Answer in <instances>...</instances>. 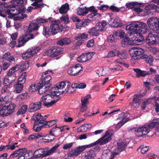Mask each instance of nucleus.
<instances>
[{"label":"nucleus","instance_id":"obj_1","mask_svg":"<svg viewBox=\"0 0 159 159\" xmlns=\"http://www.w3.org/2000/svg\"><path fill=\"white\" fill-rule=\"evenodd\" d=\"M112 134H111L110 131L107 130L102 137L93 143H92L89 145L80 146L76 148H73L70 149L67 152V156L69 157H76L80 155L87 148L91 147L98 144L100 145H104L112 139Z\"/></svg>","mask_w":159,"mask_h":159},{"label":"nucleus","instance_id":"obj_2","mask_svg":"<svg viewBox=\"0 0 159 159\" xmlns=\"http://www.w3.org/2000/svg\"><path fill=\"white\" fill-rule=\"evenodd\" d=\"M147 25L140 22H134L126 26V30L132 31L134 33L132 38L133 43L139 45L144 40V38L142 34H144L147 31ZM133 34L131 35L133 36Z\"/></svg>","mask_w":159,"mask_h":159},{"label":"nucleus","instance_id":"obj_3","mask_svg":"<svg viewBox=\"0 0 159 159\" xmlns=\"http://www.w3.org/2000/svg\"><path fill=\"white\" fill-rule=\"evenodd\" d=\"M51 94H47L43 95L41 98L40 101L43 102V105L49 107L52 106L55 102H57L61 98L58 93L54 91H51Z\"/></svg>","mask_w":159,"mask_h":159},{"label":"nucleus","instance_id":"obj_4","mask_svg":"<svg viewBox=\"0 0 159 159\" xmlns=\"http://www.w3.org/2000/svg\"><path fill=\"white\" fill-rule=\"evenodd\" d=\"M151 20L148 18L147 20V24L150 30L155 31L156 33L152 32L149 33L148 35L146 37L145 41L147 43L150 45H154L157 44L159 43V28H157V30L152 29L150 27V25H153L154 24L152 23H150Z\"/></svg>","mask_w":159,"mask_h":159},{"label":"nucleus","instance_id":"obj_5","mask_svg":"<svg viewBox=\"0 0 159 159\" xmlns=\"http://www.w3.org/2000/svg\"><path fill=\"white\" fill-rule=\"evenodd\" d=\"M52 77L50 75H47L42 77L41 80L39 82L38 86L39 93L40 94H43V92L45 93L48 90L52 83L51 81Z\"/></svg>","mask_w":159,"mask_h":159},{"label":"nucleus","instance_id":"obj_6","mask_svg":"<svg viewBox=\"0 0 159 159\" xmlns=\"http://www.w3.org/2000/svg\"><path fill=\"white\" fill-rule=\"evenodd\" d=\"M68 82V81H65L57 83L51 88V91H54L55 93H58L57 94H58L59 96H60V94H62L64 93V90H61L66 86Z\"/></svg>","mask_w":159,"mask_h":159},{"label":"nucleus","instance_id":"obj_7","mask_svg":"<svg viewBox=\"0 0 159 159\" xmlns=\"http://www.w3.org/2000/svg\"><path fill=\"white\" fill-rule=\"evenodd\" d=\"M29 62L28 61H26L25 64H23L21 66H20H20H16L12 67L11 69H10L8 72L7 75V76H10L11 77L13 76L14 78L16 77V74L14 73L16 71H18L19 69H21L22 70H24L27 69L29 66Z\"/></svg>","mask_w":159,"mask_h":159},{"label":"nucleus","instance_id":"obj_8","mask_svg":"<svg viewBox=\"0 0 159 159\" xmlns=\"http://www.w3.org/2000/svg\"><path fill=\"white\" fill-rule=\"evenodd\" d=\"M63 48L58 46H54L48 49L47 55L52 57H57L63 53Z\"/></svg>","mask_w":159,"mask_h":159},{"label":"nucleus","instance_id":"obj_9","mask_svg":"<svg viewBox=\"0 0 159 159\" xmlns=\"http://www.w3.org/2000/svg\"><path fill=\"white\" fill-rule=\"evenodd\" d=\"M130 52H132V57L134 59H142L143 55H144V50L140 48H134L131 49Z\"/></svg>","mask_w":159,"mask_h":159},{"label":"nucleus","instance_id":"obj_10","mask_svg":"<svg viewBox=\"0 0 159 159\" xmlns=\"http://www.w3.org/2000/svg\"><path fill=\"white\" fill-rule=\"evenodd\" d=\"M132 131L134 130L135 132L136 135L138 137L143 136L148 134L150 129L146 126H143L138 128H135L131 129Z\"/></svg>","mask_w":159,"mask_h":159},{"label":"nucleus","instance_id":"obj_11","mask_svg":"<svg viewBox=\"0 0 159 159\" xmlns=\"http://www.w3.org/2000/svg\"><path fill=\"white\" fill-rule=\"evenodd\" d=\"M34 34H26L22 35L18 39V47H21L23 46L24 44L30 39H32L34 38Z\"/></svg>","mask_w":159,"mask_h":159},{"label":"nucleus","instance_id":"obj_12","mask_svg":"<svg viewBox=\"0 0 159 159\" xmlns=\"http://www.w3.org/2000/svg\"><path fill=\"white\" fill-rule=\"evenodd\" d=\"M83 69L82 67L80 64H77L70 68L68 70V73L70 75L76 76L79 75Z\"/></svg>","mask_w":159,"mask_h":159},{"label":"nucleus","instance_id":"obj_13","mask_svg":"<svg viewBox=\"0 0 159 159\" xmlns=\"http://www.w3.org/2000/svg\"><path fill=\"white\" fill-rule=\"evenodd\" d=\"M52 24L50 25L51 32L52 35H54L57 34L58 32H61L64 31V28H63L62 25L60 27L59 25L56 22L52 21Z\"/></svg>","mask_w":159,"mask_h":159},{"label":"nucleus","instance_id":"obj_14","mask_svg":"<svg viewBox=\"0 0 159 159\" xmlns=\"http://www.w3.org/2000/svg\"><path fill=\"white\" fill-rule=\"evenodd\" d=\"M33 119L34 120V125H41L43 123L46 119L43 118L41 113H37L34 114L32 117Z\"/></svg>","mask_w":159,"mask_h":159},{"label":"nucleus","instance_id":"obj_15","mask_svg":"<svg viewBox=\"0 0 159 159\" xmlns=\"http://www.w3.org/2000/svg\"><path fill=\"white\" fill-rule=\"evenodd\" d=\"M41 101L31 103L29 106L28 111L29 112H33L40 109L41 107Z\"/></svg>","mask_w":159,"mask_h":159},{"label":"nucleus","instance_id":"obj_16","mask_svg":"<svg viewBox=\"0 0 159 159\" xmlns=\"http://www.w3.org/2000/svg\"><path fill=\"white\" fill-rule=\"evenodd\" d=\"M93 55L91 52H88L85 53H83L77 57V61L80 62H84L89 60L91 59Z\"/></svg>","mask_w":159,"mask_h":159},{"label":"nucleus","instance_id":"obj_17","mask_svg":"<svg viewBox=\"0 0 159 159\" xmlns=\"http://www.w3.org/2000/svg\"><path fill=\"white\" fill-rule=\"evenodd\" d=\"M39 26L37 23L31 22L29 24V26L27 30V33H30L32 32L35 31V35H36L39 33L37 32L39 28Z\"/></svg>","mask_w":159,"mask_h":159},{"label":"nucleus","instance_id":"obj_18","mask_svg":"<svg viewBox=\"0 0 159 159\" xmlns=\"http://www.w3.org/2000/svg\"><path fill=\"white\" fill-rule=\"evenodd\" d=\"M91 98L90 94H88L86 96L81 98L82 107L80 111L82 112L85 111L87 108V105L89 103L88 99Z\"/></svg>","mask_w":159,"mask_h":159},{"label":"nucleus","instance_id":"obj_19","mask_svg":"<svg viewBox=\"0 0 159 159\" xmlns=\"http://www.w3.org/2000/svg\"><path fill=\"white\" fill-rule=\"evenodd\" d=\"M4 7V11L5 14H10L11 12H14V9H13V6L11 4H7L6 2H2L1 4Z\"/></svg>","mask_w":159,"mask_h":159},{"label":"nucleus","instance_id":"obj_20","mask_svg":"<svg viewBox=\"0 0 159 159\" xmlns=\"http://www.w3.org/2000/svg\"><path fill=\"white\" fill-rule=\"evenodd\" d=\"M151 20L150 23H151L153 24V25H150L151 28L154 30H157V28H159V19L157 18V17H151L149 18Z\"/></svg>","mask_w":159,"mask_h":159},{"label":"nucleus","instance_id":"obj_21","mask_svg":"<svg viewBox=\"0 0 159 159\" xmlns=\"http://www.w3.org/2000/svg\"><path fill=\"white\" fill-rule=\"evenodd\" d=\"M134 71L136 73V77L139 78L140 77H144L147 75L150 74L149 71H147L145 70H142L139 68H134Z\"/></svg>","mask_w":159,"mask_h":159},{"label":"nucleus","instance_id":"obj_22","mask_svg":"<svg viewBox=\"0 0 159 159\" xmlns=\"http://www.w3.org/2000/svg\"><path fill=\"white\" fill-rule=\"evenodd\" d=\"M96 154L95 152L93 150L85 152L84 155L82 156V159H95Z\"/></svg>","mask_w":159,"mask_h":159},{"label":"nucleus","instance_id":"obj_23","mask_svg":"<svg viewBox=\"0 0 159 159\" xmlns=\"http://www.w3.org/2000/svg\"><path fill=\"white\" fill-rule=\"evenodd\" d=\"M95 25L100 32L105 31L107 28V23L104 21H102L97 23Z\"/></svg>","mask_w":159,"mask_h":159},{"label":"nucleus","instance_id":"obj_24","mask_svg":"<svg viewBox=\"0 0 159 159\" xmlns=\"http://www.w3.org/2000/svg\"><path fill=\"white\" fill-rule=\"evenodd\" d=\"M45 152V149H39L34 152L33 156L36 158H43L46 157Z\"/></svg>","mask_w":159,"mask_h":159},{"label":"nucleus","instance_id":"obj_25","mask_svg":"<svg viewBox=\"0 0 159 159\" xmlns=\"http://www.w3.org/2000/svg\"><path fill=\"white\" fill-rule=\"evenodd\" d=\"M111 20L109 21V23H110L112 26L114 27H121L123 25L122 21L117 18L115 19L111 18Z\"/></svg>","mask_w":159,"mask_h":159},{"label":"nucleus","instance_id":"obj_26","mask_svg":"<svg viewBox=\"0 0 159 159\" xmlns=\"http://www.w3.org/2000/svg\"><path fill=\"white\" fill-rule=\"evenodd\" d=\"M71 42L70 39V38L65 37L61 38L58 40L57 42V44L61 46L68 45Z\"/></svg>","mask_w":159,"mask_h":159},{"label":"nucleus","instance_id":"obj_27","mask_svg":"<svg viewBox=\"0 0 159 159\" xmlns=\"http://www.w3.org/2000/svg\"><path fill=\"white\" fill-rule=\"evenodd\" d=\"M102 158L104 159H113L112 152L109 149H107L103 150L102 152Z\"/></svg>","mask_w":159,"mask_h":159},{"label":"nucleus","instance_id":"obj_28","mask_svg":"<svg viewBox=\"0 0 159 159\" xmlns=\"http://www.w3.org/2000/svg\"><path fill=\"white\" fill-rule=\"evenodd\" d=\"M77 11V14L80 16H84L88 13V9L86 7H79Z\"/></svg>","mask_w":159,"mask_h":159},{"label":"nucleus","instance_id":"obj_29","mask_svg":"<svg viewBox=\"0 0 159 159\" xmlns=\"http://www.w3.org/2000/svg\"><path fill=\"white\" fill-rule=\"evenodd\" d=\"M26 150V148H19V149L15 151L13 153L11 154L9 156V159H12L14 157L18 156L21 152H23V151Z\"/></svg>","mask_w":159,"mask_h":159},{"label":"nucleus","instance_id":"obj_30","mask_svg":"<svg viewBox=\"0 0 159 159\" xmlns=\"http://www.w3.org/2000/svg\"><path fill=\"white\" fill-rule=\"evenodd\" d=\"M10 55L11 53L9 52H7L3 55L2 58L4 62L7 61H8V62L11 63L12 61H15V59L13 56Z\"/></svg>","mask_w":159,"mask_h":159},{"label":"nucleus","instance_id":"obj_31","mask_svg":"<svg viewBox=\"0 0 159 159\" xmlns=\"http://www.w3.org/2000/svg\"><path fill=\"white\" fill-rule=\"evenodd\" d=\"M122 46L123 47H125L128 45H133L134 43H133L132 39L130 40L129 38L125 37L123 39L121 43Z\"/></svg>","mask_w":159,"mask_h":159},{"label":"nucleus","instance_id":"obj_32","mask_svg":"<svg viewBox=\"0 0 159 159\" xmlns=\"http://www.w3.org/2000/svg\"><path fill=\"white\" fill-rule=\"evenodd\" d=\"M11 76H6L3 80V84L4 86H10V84L15 80V79H11Z\"/></svg>","mask_w":159,"mask_h":159},{"label":"nucleus","instance_id":"obj_33","mask_svg":"<svg viewBox=\"0 0 159 159\" xmlns=\"http://www.w3.org/2000/svg\"><path fill=\"white\" fill-rule=\"evenodd\" d=\"M145 59V61L147 63L149 64L150 66L153 65L154 59L151 55L148 56L146 54L143 55L142 59Z\"/></svg>","mask_w":159,"mask_h":159},{"label":"nucleus","instance_id":"obj_34","mask_svg":"<svg viewBox=\"0 0 159 159\" xmlns=\"http://www.w3.org/2000/svg\"><path fill=\"white\" fill-rule=\"evenodd\" d=\"M69 9V5L66 3L62 5L59 9V12L61 14H66Z\"/></svg>","mask_w":159,"mask_h":159},{"label":"nucleus","instance_id":"obj_35","mask_svg":"<svg viewBox=\"0 0 159 159\" xmlns=\"http://www.w3.org/2000/svg\"><path fill=\"white\" fill-rule=\"evenodd\" d=\"M74 85V84L73 83L72 84L71 86L70 83L69 81H68V84L66 85V88L64 89V93H70L73 92L74 91V89L75 88V87H74V86H73Z\"/></svg>","mask_w":159,"mask_h":159},{"label":"nucleus","instance_id":"obj_36","mask_svg":"<svg viewBox=\"0 0 159 159\" xmlns=\"http://www.w3.org/2000/svg\"><path fill=\"white\" fill-rule=\"evenodd\" d=\"M11 2L12 6H13V9H14V12L15 11L16 7V6H21L24 3L23 0H11Z\"/></svg>","mask_w":159,"mask_h":159},{"label":"nucleus","instance_id":"obj_37","mask_svg":"<svg viewBox=\"0 0 159 159\" xmlns=\"http://www.w3.org/2000/svg\"><path fill=\"white\" fill-rule=\"evenodd\" d=\"M43 29L42 31L43 34L47 37L49 36L52 34L49 27L45 25H43Z\"/></svg>","mask_w":159,"mask_h":159},{"label":"nucleus","instance_id":"obj_38","mask_svg":"<svg viewBox=\"0 0 159 159\" xmlns=\"http://www.w3.org/2000/svg\"><path fill=\"white\" fill-rule=\"evenodd\" d=\"M33 56L30 49H28L25 52L23 53L22 54V58L24 60L29 59L32 57Z\"/></svg>","mask_w":159,"mask_h":159},{"label":"nucleus","instance_id":"obj_39","mask_svg":"<svg viewBox=\"0 0 159 159\" xmlns=\"http://www.w3.org/2000/svg\"><path fill=\"white\" fill-rule=\"evenodd\" d=\"M99 30H98L97 28L96 25L95 27H93L88 31V33L91 36H98L99 35L98 33Z\"/></svg>","mask_w":159,"mask_h":159},{"label":"nucleus","instance_id":"obj_40","mask_svg":"<svg viewBox=\"0 0 159 159\" xmlns=\"http://www.w3.org/2000/svg\"><path fill=\"white\" fill-rule=\"evenodd\" d=\"M107 39L108 42L112 43L117 41L118 38H117L116 34L115 32L113 34H111L108 36Z\"/></svg>","mask_w":159,"mask_h":159},{"label":"nucleus","instance_id":"obj_41","mask_svg":"<svg viewBox=\"0 0 159 159\" xmlns=\"http://www.w3.org/2000/svg\"><path fill=\"white\" fill-rule=\"evenodd\" d=\"M23 88V85L22 84L16 83L14 85V92L16 93H19L22 90Z\"/></svg>","mask_w":159,"mask_h":159},{"label":"nucleus","instance_id":"obj_42","mask_svg":"<svg viewBox=\"0 0 159 159\" xmlns=\"http://www.w3.org/2000/svg\"><path fill=\"white\" fill-rule=\"evenodd\" d=\"M27 76L26 73V72L23 73L19 77L18 80V81L17 82L19 84H23L26 82V77Z\"/></svg>","mask_w":159,"mask_h":159},{"label":"nucleus","instance_id":"obj_43","mask_svg":"<svg viewBox=\"0 0 159 159\" xmlns=\"http://www.w3.org/2000/svg\"><path fill=\"white\" fill-rule=\"evenodd\" d=\"M74 85L73 86L75 87V88L83 89L86 86V84L84 83H81L78 81H75L74 83Z\"/></svg>","mask_w":159,"mask_h":159},{"label":"nucleus","instance_id":"obj_44","mask_svg":"<svg viewBox=\"0 0 159 159\" xmlns=\"http://www.w3.org/2000/svg\"><path fill=\"white\" fill-rule=\"evenodd\" d=\"M57 120H54L48 121H45V120L43 123V125H44V127L46 128L50 127L55 124L57 122Z\"/></svg>","mask_w":159,"mask_h":159},{"label":"nucleus","instance_id":"obj_45","mask_svg":"<svg viewBox=\"0 0 159 159\" xmlns=\"http://www.w3.org/2000/svg\"><path fill=\"white\" fill-rule=\"evenodd\" d=\"M76 24V27L79 29H80L82 27H84L88 25V22L86 20H80Z\"/></svg>","mask_w":159,"mask_h":159},{"label":"nucleus","instance_id":"obj_46","mask_svg":"<svg viewBox=\"0 0 159 159\" xmlns=\"http://www.w3.org/2000/svg\"><path fill=\"white\" fill-rule=\"evenodd\" d=\"M118 148L119 150L122 151L124 150L127 146V143L126 142L122 141H119L117 143Z\"/></svg>","mask_w":159,"mask_h":159},{"label":"nucleus","instance_id":"obj_47","mask_svg":"<svg viewBox=\"0 0 159 159\" xmlns=\"http://www.w3.org/2000/svg\"><path fill=\"white\" fill-rule=\"evenodd\" d=\"M9 115L8 110L7 109L5 106H3L2 109L0 110V115L2 117L6 116Z\"/></svg>","mask_w":159,"mask_h":159},{"label":"nucleus","instance_id":"obj_48","mask_svg":"<svg viewBox=\"0 0 159 159\" xmlns=\"http://www.w3.org/2000/svg\"><path fill=\"white\" fill-rule=\"evenodd\" d=\"M57 127L53 128L50 130L49 132L50 135L52 136V138L51 139H46V140H47L48 142H51L55 139V135L54 133L57 130Z\"/></svg>","mask_w":159,"mask_h":159},{"label":"nucleus","instance_id":"obj_49","mask_svg":"<svg viewBox=\"0 0 159 159\" xmlns=\"http://www.w3.org/2000/svg\"><path fill=\"white\" fill-rule=\"evenodd\" d=\"M42 137V136L39 134H36L30 135L29 136L28 139L30 140H32L35 139L37 141L39 138L40 139H41L40 138Z\"/></svg>","mask_w":159,"mask_h":159},{"label":"nucleus","instance_id":"obj_50","mask_svg":"<svg viewBox=\"0 0 159 159\" xmlns=\"http://www.w3.org/2000/svg\"><path fill=\"white\" fill-rule=\"evenodd\" d=\"M28 108V106L26 105H24L20 107L16 113L17 115H23L26 111Z\"/></svg>","mask_w":159,"mask_h":159},{"label":"nucleus","instance_id":"obj_51","mask_svg":"<svg viewBox=\"0 0 159 159\" xmlns=\"http://www.w3.org/2000/svg\"><path fill=\"white\" fill-rule=\"evenodd\" d=\"M140 101V99L136 97H134V96L133 102H130L129 105L131 106H134L135 107L136 106H139V102Z\"/></svg>","mask_w":159,"mask_h":159},{"label":"nucleus","instance_id":"obj_52","mask_svg":"<svg viewBox=\"0 0 159 159\" xmlns=\"http://www.w3.org/2000/svg\"><path fill=\"white\" fill-rule=\"evenodd\" d=\"M5 106L7 109L8 110V111L10 114H11L13 112L14 110L15 107L16 106V105L15 104L11 103L8 106Z\"/></svg>","mask_w":159,"mask_h":159},{"label":"nucleus","instance_id":"obj_53","mask_svg":"<svg viewBox=\"0 0 159 159\" xmlns=\"http://www.w3.org/2000/svg\"><path fill=\"white\" fill-rule=\"evenodd\" d=\"M88 35L85 33L80 34H78L77 36L75 37V39L76 40H78L79 39H81V40L83 39H85L88 38Z\"/></svg>","mask_w":159,"mask_h":159},{"label":"nucleus","instance_id":"obj_54","mask_svg":"<svg viewBox=\"0 0 159 159\" xmlns=\"http://www.w3.org/2000/svg\"><path fill=\"white\" fill-rule=\"evenodd\" d=\"M31 5L34 7V10L37 9L38 8H41L44 7V4L43 3H37V2H34L31 4Z\"/></svg>","mask_w":159,"mask_h":159},{"label":"nucleus","instance_id":"obj_55","mask_svg":"<svg viewBox=\"0 0 159 159\" xmlns=\"http://www.w3.org/2000/svg\"><path fill=\"white\" fill-rule=\"evenodd\" d=\"M52 19V18H49L48 19H43L42 18L40 17H38L36 20V23L38 25L40 23H44L48 22V20L50 21H51V20Z\"/></svg>","mask_w":159,"mask_h":159},{"label":"nucleus","instance_id":"obj_56","mask_svg":"<svg viewBox=\"0 0 159 159\" xmlns=\"http://www.w3.org/2000/svg\"><path fill=\"white\" fill-rule=\"evenodd\" d=\"M26 10V8L22 7H19L17 9L16 8L15 9L16 12L17 14H20V13H25Z\"/></svg>","mask_w":159,"mask_h":159},{"label":"nucleus","instance_id":"obj_57","mask_svg":"<svg viewBox=\"0 0 159 159\" xmlns=\"http://www.w3.org/2000/svg\"><path fill=\"white\" fill-rule=\"evenodd\" d=\"M126 52H120L119 51L117 53V55L120 58L123 59L126 58V56L125 54Z\"/></svg>","mask_w":159,"mask_h":159},{"label":"nucleus","instance_id":"obj_58","mask_svg":"<svg viewBox=\"0 0 159 159\" xmlns=\"http://www.w3.org/2000/svg\"><path fill=\"white\" fill-rule=\"evenodd\" d=\"M30 49L31 50V53L33 56L36 54L40 49V48L39 46L34 47Z\"/></svg>","mask_w":159,"mask_h":159},{"label":"nucleus","instance_id":"obj_59","mask_svg":"<svg viewBox=\"0 0 159 159\" xmlns=\"http://www.w3.org/2000/svg\"><path fill=\"white\" fill-rule=\"evenodd\" d=\"M156 8V5L154 4H149L147 5L145 7V9L147 11H150Z\"/></svg>","mask_w":159,"mask_h":159},{"label":"nucleus","instance_id":"obj_60","mask_svg":"<svg viewBox=\"0 0 159 159\" xmlns=\"http://www.w3.org/2000/svg\"><path fill=\"white\" fill-rule=\"evenodd\" d=\"M116 34V35L117 38H118L119 37H120V38H123L124 36L125 33L123 32L121 30H117L115 31Z\"/></svg>","mask_w":159,"mask_h":159},{"label":"nucleus","instance_id":"obj_61","mask_svg":"<svg viewBox=\"0 0 159 159\" xmlns=\"http://www.w3.org/2000/svg\"><path fill=\"white\" fill-rule=\"evenodd\" d=\"M43 124H42L41 125H36L34 124L33 128L35 131H39L43 127H44V126L43 125Z\"/></svg>","mask_w":159,"mask_h":159},{"label":"nucleus","instance_id":"obj_62","mask_svg":"<svg viewBox=\"0 0 159 159\" xmlns=\"http://www.w3.org/2000/svg\"><path fill=\"white\" fill-rule=\"evenodd\" d=\"M60 19L62 21H63L65 24H67L69 22V19L67 15L63 16Z\"/></svg>","mask_w":159,"mask_h":159},{"label":"nucleus","instance_id":"obj_63","mask_svg":"<svg viewBox=\"0 0 159 159\" xmlns=\"http://www.w3.org/2000/svg\"><path fill=\"white\" fill-rule=\"evenodd\" d=\"M73 143H71L64 144L63 146V148L66 150L71 148L73 145Z\"/></svg>","mask_w":159,"mask_h":159},{"label":"nucleus","instance_id":"obj_64","mask_svg":"<svg viewBox=\"0 0 159 159\" xmlns=\"http://www.w3.org/2000/svg\"><path fill=\"white\" fill-rule=\"evenodd\" d=\"M11 63L10 62H4L2 66V69L3 70H7L9 66Z\"/></svg>","mask_w":159,"mask_h":159}]
</instances>
